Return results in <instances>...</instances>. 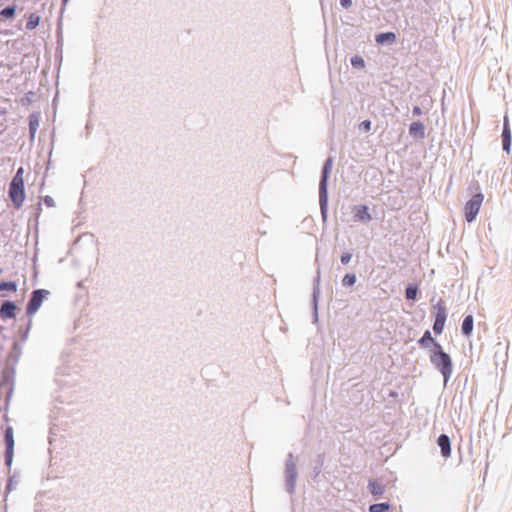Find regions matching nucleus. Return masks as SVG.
Listing matches in <instances>:
<instances>
[{
    "instance_id": "0eeeda50",
    "label": "nucleus",
    "mask_w": 512,
    "mask_h": 512,
    "mask_svg": "<svg viewBox=\"0 0 512 512\" xmlns=\"http://www.w3.org/2000/svg\"><path fill=\"white\" fill-rule=\"evenodd\" d=\"M511 142H512V138H511L509 119L507 116H505L503 132H502V146H503V150L506 151L508 154L510 153Z\"/></svg>"
},
{
    "instance_id": "9b49d317",
    "label": "nucleus",
    "mask_w": 512,
    "mask_h": 512,
    "mask_svg": "<svg viewBox=\"0 0 512 512\" xmlns=\"http://www.w3.org/2000/svg\"><path fill=\"white\" fill-rule=\"evenodd\" d=\"M331 167H332V159L328 158L327 161L325 162V165L323 168V174H322V179H321V183H320L321 193L326 192V182H327L328 173H329Z\"/></svg>"
},
{
    "instance_id": "f3484780",
    "label": "nucleus",
    "mask_w": 512,
    "mask_h": 512,
    "mask_svg": "<svg viewBox=\"0 0 512 512\" xmlns=\"http://www.w3.org/2000/svg\"><path fill=\"white\" fill-rule=\"evenodd\" d=\"M418 287L416 285H409L406 288L405 296L408 300H415L417 297Z\"/></svg>"
},
{
    "instance_id": "6e6552de",
    "label": "nucleus",
    "mask_w": 512,
    "mask_h": 512,
    "mask_svg": "<svg viewBox=\"0 0 512 512\" xmlns=\"http://www.w3.org/2000/svg\"><path fill=\"white\" fill-rule=\"evenodd\" d=\"M354 219L359 222H369L372 217L369 213L368 206L366 205H356L353 208Z\"/></svg>"
},
{
    "instance_id": "cd10ccee",
    "label": "nucleus",
    "mask_w": 512,
    "mask_h": 512,
    "mask_svg": "<svg viewBox=\"0 0 512 512\" xmlns=\"http://www.w3.org/2000/svg\"><path fill=\"white\" fill-rule=\"evenodd\" d=\"M413 113H414V115H418V116H419V115H421V114H422V110H421V108H420V107L415 106V107L413 108Z\"/></svg>"
},
{
    "instance_id": "423d86ee",
    "label": "nucleus",
    "mask_w": 512,
    "mask_h": 512,
    "mask_svg": "<svg viewBox=\"0 0 512 512\" xmlns=\"http://www.w3.org/2000/svg\"><path fill=\"white\" fill-rule=\"evenodd\" d=\"M5 444H6V462L10 464L13 457V449H14V438H13V429L12 427H7L5 431Z\"/></svg>"
},
{
    "instance_id": "ddd939ff",
    "label": "nucleus",
    "mask_w": 512,
    "mask_h": 512,
    "mask_svg": "<svg viewBox=\"0 0 512 512\" xmlns=\"http://www.w3.org/2000/svg\"><path fill=\"white\" fill-rule=\"evenodd\" d=\"M473 323H474V319H473V316L472 315H467L463 322H462V327H461V330H462V333L465 335V336H470L472 331H473Z\"/></svg>"
},
{
    "instance_id": "f8f14e48",
    "label": "nucleus",
    "mask_w": 512,
    "mask_h": 512,
    "mask_svg": "<svg viewBox=\"0 0 512 512\" xmlns=\"http://www.w3.org/2000/svg\"><path fill=\"white\" fill-rule=\"evenodd\" d=\"M409 132L415 137L423 138L425 134V127L423 123L417 121L410 124Z\"/></svg>"
},
{
    "instance_id": "a878e982",
    "label": "nucleus",
    "mask_w": 512,
    "mask_h": 512,
    "mask_svg": "<svg viewBox=\"0 0 512 512\" xmlns=\"http://www.w3.org/2000/svg\"><path fill=\"white\" fill-rule=\"evenodd\" d=\"M366 132L370 131L371 129V121L370 120H365L361 123L360 125Z\"/></svg>"
},
{
    "instance_id": "6ab92c4d",
    "label": "nucleus",
    "mask_w": 512,
    "mask_h": 512,
    "mask_svg": "<svg viewBox=\"0 0 512 512\" xmlns=\"http://www.w3.org/2000/svg\"><path fill=\"white\" fill-rule=\"evenodd\" d=\"M17 284L16 282H1L0 283V291H11L16 292Z\"/></svg>"
},
{
    "instance_id": "20e7f679",
    "label": "nucleus",
    "mask_w": 512,
    "mask_h": 512,
    "mask_svg": "<svg viewBox=\"0 0 512 512\" xmlns=\"http://www.w3.org/2000/svg\"><path fill=\"white\" fill-rule=\"evenodd\" d=\"M434 309L436 312L433 330L436 334H441L443 332L447 317L446 307L443 300L438 301V303L434 306Z\"/></svg>"
},
{
    "instance_id": "f03ea898",
    "label": "nucleus",
    "mask_w": 512,
    "mask_h": 512,
    "mask_svg": "<svg viewBox=\"0 0 512 512\" xmlns=\"http://www.w3.org/2000/svg\"><path fill=\"white\" fill-rule=\"evenodd\" d=\"M435 347L438 351L431 355V362L440 370L444 377V381L447 382L453 370L452 360L450 356L442 350L439 343H435Z\"/></svg>"
},
{
    "instance_id": "c756f323",
    "label": "nucleus",
    "mask_w": 512,
    "mask_h": 512,
    "mask_svg": "<svg viewBox=\"0 0 512 512\" xmlns=\"http://www.w3.org/2000/svg\"><path fill=\"white\" fill-rule=\"evenodd\" d=\"M63 1H64V3H66L68 0H63Z\"/></svg>"
},
{
    "instance_id": "aec40b11",
    "label": "nucleus",
    "mask_w": 512,
    "mask_h": 512,
    "mask_svg": "<svg viewBox=\"0 0 512 512\" xmlns=\"http://www.w3.org/2000/svg\"><path fill=\"white\" fill-rule=\"evenodd\" d=\"M15 7L14 6H9V7H6L4 8L2 11H1V15L4 17V18H12L14 15H15Z\"/></svg>"
},
{
    "instance_id": "393cba45",
    "label": "nucleus",
    "mask_w": 512,
    "mask_h": 512,
    "mask_svg": "<svg viewBox=\"0 0 512 512\" xmlns=\"http://www.w3.org/2000/svg\"><path fill=\"white\" fill-rule=\"evenodd\" d=\"M351 258H352V255L350 253H343L341 256V262L343 264H347L350 262Z\"/></svg>"
},
{
    "instance_id": "bb28decb",
    "label": "nucleus",
    "mask_w": 512,
    "mask_h": 512,
    "mask_svg": "<svg viewBox=\"0 0 512 512\" xmlns=\"http://www.w3.org/2000/svg\"><path fill=\"white\" fill-rule=\"evenodd\" d=\"M340 4L343 8H350L352 6V0H340Z\"/></svg>"
},
{
    "instance_id": "39448f33",
    "label": "nucleus",
    "mask_w": 512,
    "mask_h": 512,
    "mask_svg": "<svg viewBox=\"0 0 512 512\" xmlns=\"http://www.w3.org/2000/svg\"><path fill=\"white\" fill-rule=\"evenodd\" d=\"M48 294L46 290H35L27 306V314L33 315L40 308L44 297Z\"/></svg>"
},
{
    "instance_id": "f257e3e1",
    "label": "nucleus",
    "mask_w": 512,
    "mask_h": 512,
    "mask_svg": "<svg viewBox=\"0 0 512 512\" xmlns=\"http://www.w3.org/2000/svg\"><path fill=\"white\" fill-rule=\"evenodd\" d=\"M24 169L20 167L9 186V197L15 208L19 209L25 200Z\"/></svg>"
},
{
    "instance_id": "c85d7f7f",
    "label": "nucleus",
    "mask_w": 512,
    "mask_h": 512,
    "mask_svg": "<svg viewBox=\"0 0 512 512\" xmlns=\"http://www.w3.org/2000/svg\"><path fill=\"white\" fill-rule=\"evenodd\" d=\"M45 203L48 205V206H52V203H53V200L51 197H45Z\"/></svg>"
},
{
    "instance_id": "2eb2a0df",
    "label": "nucleus",
    "mask_w": 512,
    "mask_h": 512,
    "mask_svg": "<svg viewBox=\"0 0 512 512\" xmlns=\"http://www.w3.org/2000/svg\"><path fill=\"white\" fill-rule=\"evenodd\" d=\"M369 489L373 495H382L384 493V486L378 481H370Z\"/></svg>"
},
{
    "instance_id": "a211bd4d",
    "label": "nucleus",
    "mask_w": 512,
    "mask_h": 512,
    "mask_svg": "<svg viewBox=\"0 0 512 512\" xmlns=\"http://www.w3.org/2000/svg\"><path fill=\"white\" fill-rule=\"evenodd\" d=\"M389 504L388 503H377V504H372L370 507H369V511L370 512H385L387 510H389Z\"/></svg>"
},
{
    "instance_id": "7ed1b4c3",
    "label": "nucleus",
    "mask_w": 512,
    "mask_h": 512,
    "mask_svg": "<svg viewBox=\"0 0 512 512\" xmlns=\"http://www.w3.org/2000/svg\"><path fill=\"white\" fill-rule=\"evenodd\" d=\"M484 196L482 193L475 194L464 207L465 219L467 222H472L475 220L481 205L483 203Z\"/></svg>"
},
{
    "instance_id": "4be33fe9",
    "label": "nucleus",
    "mask_w": 512,
    "mask_h": 512,
    "mask_svg": "<svg viewBox=\"0 0 512 512\" xmlns=\"http://www.w3.org/2000/svg\"><path fill=\"white\" fill-rule=\"evenodd\" d=\"M428 342L436 343L434 339L431 337L430 331H426L422 338L419 340V344L422 346H426Z\"/></svg>"
},
{
    "instance_id": "dca6fc26",
    "label": "nucleus",
    "mask_w": 512,
    "mask_h": 512,
    "mask_svg": "<svg viewBox=\"0 0 512 512\" xmlns=\"http://www.w3.org/2000/svg\"><path fill=\"white\" fill-rule=\"evenodd\" d=\"M39 22H40V17L35 13H31L28 17V20L26 23V28L28 30H33L39 25Z\"/></svg>"
},
{
    "instance_id": "b1692460",
    "label": "nucleus",
    "mask_w": 512,
    "mask_h": 512,
    "mask_svg": "<svg viewBox=\"0 0 512 512\" xmlns=\"http://www.w3.org/2000/svg\"><path fill=\"white\" fill-rule=\"evenodd\" d=\"M37 126H38V121L37 120H32L30 119V123H29V127H30V132H31V136L33 137L34 134H35V131L37 129Z\"/></svg>"
},
{
    "instance_id": "5701e85b",
    "label": "nucleus",
    "mask_w": 512,
    "mask_h": 512,
    "mask_svg": "<svg viewBox=\"0 0 512 512\" xmlns=\"http://www.w3.org/2000/svg\"><path fill=\"white\" fill-rule=\"evenodd\" d=\"M351 64L354 66V67H360V68H363L364 67V60L362 57L360 56H354L351 58Z\"/></svg>"
},
{
    "instance_id": "1a4fd4ad",
    "label": "nucleus",
    "mask_w": 512,
    "mask_h": 512,
    "mask_svg": "<svg viewBox=\"0 0 512 512\" xmlns=\"http://www.w3.org/2000/svg\"><path fill=\"white\" fill-rule=\"evenodd\" d=\"M16 305L11 301H6L0 308V317L2 319H10L15 317Z\"/></svg>"
},
{
    "instance_id": "412c9836",
    "label": "nucleus",
    "mask_w": 512,
    "mask_h": 512,
    "mask_svg": "<svg viewBox=\"0 0 512 512\" xmlns=\"http://www.w3.org/2000/svg\"><path fill=\"white\" fill-rule=\"evenodd\" d=\"M342 282L344 286H352L356 282V276L354 274H346Z\"/></svg>"
},
{
    "instance_id": "9d476101",
    "label": "nucleus",
    "mask_w": 512,
    "mask_h": 512,
    "mask_svg": "<svg viewBox=\"0 0 512 512\" xmlns=\"http://www.w3.org/2000/svg\"><path fill=\"white\" fill-rule=\"evenodd\" d=\"M438 445L441 449V454L444 458H448L451 456V444L450 439L447 435L442 434L438 438Z\"/></svg>"
},
{
    "instance_id": "4468645a",
    "label": "nucleus",
    "mask_w": 512,
    "mask_h": 512,
    "mask_svg": "<svg viewBox=\"0 0 512 512\" xmlns=\"http://www.w3.org/2000/svg\"><path fill=\"white\" fill-rule=\"evenodd\" d=\"M396 40V35L393 32L380 33L376 36V42L378 44H384L385 42L393 43Z\"/></svg>"
}]
</instances>
